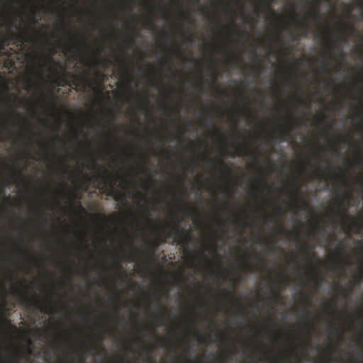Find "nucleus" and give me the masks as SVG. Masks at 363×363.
Returning a JSON list of instances; mask_svg holds the SVG:
<instances>
[{
  "mask_svg": "<svg viewBox=\"0 0 363 363\" xmlns=\"http://www.w3.org/2000/svg\"><path fill=\"white\" fill-rule=\"evenodd\" d=\"M179 220H177V223L174 225H170L169 223H167V225L171 227V233L167 232L164 230V233L167 238H171L172 235H174L176 238H179V243L184 245L187 242L188 239L190 238L189 234H185L182 228H180Z\"/></svg>",
  "mask_w": 363,
  "mask_h": 363,
  "instance_id": "20e7f679",
  "label": "nucleus"
},
{
  "mask_svg": "<svg viewBox=\"0 0 363 363\" xmlns=\"http://www.w3.org/2000/svg\"><path fill=\"white\" fill-rule=\"evenodd\" d=\"M49 63L56 64L52 55H50L49 57L47 58L46 62L45 63V66H47Z\"/></svg>",
  "mask_w": 363,
  "mask_h": 363,
  "instance_id": "5701e85b",
  "label": "nucleus"
},
{
  "mask_svg": "<svg viewBox=\"0 0 363 363\" xmlns=\"http://www.w3.org/2000/svg\"><path fill=\"white\" fill-rule=\"evenodd\" d=\"M259 183L262 186L263 189H264L265 190H267L268 191H269L271 190V187L267 186V182L262 181V182H259Z\"/></svg>",
  "mask_w": 363,
  "mask_h": 363,
  "instance_id": "bb28decb",
  "label": "nucleus"
},
{
  "mask_svg": "<svg viewBox=\"0 0 363 363\" xmlns=\"http://www.w3.org/2000/svg\"><path fill=\"white\" fill-rule=\"evenodd\" d=\"M218 224H219V225H220V226H221L222 228H225V221H223V220H218Z\"/></svg>",
  "mask_w": 363,
  "mask_h": 363,
  "instance_id": "09e8293b",
  "label": "nucleus"
},
{
  "mask_svg": "<svg viewBox=\"0 0 363 363\" xmlns=\"http://www.w3.org/2000/svg\"><path fill=\"white\" fill-rule=\"evenodd\" d=\"M359 103L361 109L353 117V119H354V120L362 119V118H363V101L359 100Z\"/></svg>",
  "mask_w": 363,
  "mask_h": 363,
  "instance_id": "ddd939ff",
  "label": "nucleus"
},
{
  "mask_svg": "<svg viewBox=\"0 0 363 363\" xmlns=\"http://www.w3.org/2000/svg\"><path fill=\"white\" fill-rule=\"evenodd\" d=\"M262 69H263L262 65H259V67H251V72L255 74L256 77L259 76Z\"/></svg>",
  "mask_w": 363,
  "mask_h": 363,
  "instance_id": "f3484780",
  "label": "nucleus"
},
{
  "mask_svg": "<svg viewBox=\"0 0 363 363\" xmlns=\"http://www.w3.org/2000/svg\"><path fill=\"white\" fill-rule=\"evenodd\" d=\"M45 359H50V353H46V354H45Z\"/></svg>",
  "mask_w": 363,
  "mask_h": 363,
  "instance_id": "0e129e2a",
  "label": "nucleus"
},
{
  "mask_svg": "<svg viewBox=\"0 0 363 363\" xmlns=\"http://www.w3.org/2000/svg\"><path fill=\"white\" fill-rule=\"evenodd\" d=\"M340 57H341V59H344V57H345V54H344V52H343V51H342V50H340Z\"/></svg>",
  "mask_w": 363,
  "mask_h": 363,
  "instance_id": "13d9d810",
  "label": "nucleus"
},
{
  "mask_svg": "<svg viewBox=\"0 0 363 363\" xmlns=\"http://www.w3.org/2000/svg\"><path fill=\"white\" fill-rule=\"evenodd\" d=\"M301 295L306 300H308L310 298V294H304V292H303Z\"/></svg>",
  "mask_w": 363,
  "mask_h": 363,
  "instance_id": "ea45409f",
  "label": "nucleus"
},
{
  "mask_svg": "<svg viewBox=\"0 0 363 363\" xmlns=\"http://www.w3.org/2000/svg\"><path fill=\"white\" fill-rule=\"evenodd\" d=\"M328 65V62L327 60H324L320 62V65L319 67V72H326L327 67Z\"/></svg>",
  "mask_w": 363,
  "mask_h": 363,
  "instance_id": "dca6fc26",
  "label": "nucleus"
},
{
  "mask_svg": "<svg viewBox=\"0 0 363 363\" xmlns=\"http://www.w3.org/2000/svg\"><path fill=\"white\" fill-rule=\"evenodd\" d=\"M268 248H269V252H275V250H276V247H274V245H268Z\"/></svg>",
  "mask_w": 363,
  "mask_h": 363,
  "instance_id": "4c0bfd02",
  "label": "nucleus"
},
{
  "mask_svg": "<svg viewBox=\"0 0 363 363\" xmlns=\"http://www.w3.org/2000/svg\"><path fill=\"white\" fill-rule=\"evenodd\" d=\"M291 130V126L289 124H284L283 125V134H280L277 136V138H278L281 141H285L286 140V135L289 133V131Z\"/></svg>",
  "mask_w": 363,
  "mask_h": 363,
  "instance_id": "6e6552de",
  "label": "nucleus"
},
{
  "mask_svg": "<svg viewBox=\"0 0 363 363\" xmlns=\"http://www.w3.org/2000/svg\"><path fill=\"white\" fill-rule=\"evenodd\" d=\"M96 349H97V347H89L90 353H91V352L96 351Z\"/></svg>",
  "mask_w": 363,
  "mask_h": 363,
  "instance_id": "5fc2aeb1",
  "label": "nucleus"
},
{
  "mask_svg": "<svg viewBox=\"0 0 363 363\" xmlns=\"http://www.w3.org/2000/svg\"><path fill=\"white\" fill-rule=\"evenodd\" d=\"M6 42V39H2L1 40H0V50H3L4 48Z\"/></svg>",
  "mask_w": 363,
  "mask_h": 363,
  "instance_id": "2f4dec72",
  "label": "nucleus"
},
{
  "mask_svg": "<svg viewBox=\"0 0 363 363\" xmlns=\"http://www.w3.org/2000/svg\"><path fill=\"white\" fill-rule=\"evenodd\" d=\"M139 167L140 168V169H141V171H142L143 172H147L148 171V169H147V167L145 166V164H142V163H140V164H139Z\"/></svg>",
  "mask_w": 363,
  "mask_h": 363,
  "instance_id": "c756f323",
  "label": "nucleus"
},
{
  "mask_svg": "<svg viewBox=\"0 0 363 363\" xmlns=\"http://www.w3.org/2000/svg\"><path fill=\"white\" fill-rule=\"evenodd\" d=\"M218 53L222 54L223 55H225V56L228 55V51H226L225 50H220Z\"/></svg>",
  "mask_w": 363,
  "mask_h": 363,
  "instance_id": "a18cd8bd",
  "label": "nucleus"
},
{
  "mask_svg": "<svg viewBox=\"0 0 363 363\" xmlns=\"http://www.w3.org/2000/svg\"><path fill=\"white\" fill-rule=\"evenodd\" d=\"M153 245H154V247L155 248V247H158L160 244L157 242H154Z\"/></svg>",
  "mask_w": 363,
  "mask_h": 363,
  "instance_id": "338daca9",
  "label": "nucleus"
},
{
  "mask_svg": "<svg viewBox=\"0 0 363 363\" xmlns=\"http://www.w3.org/2000/svg\"><path fill=\"white\" fill-rule=\"evenodd\" d=\"M322 305L324 308H325L328 311H333V304L330 303V302L326 301H323Z\"/></svg>",
  "mask_w": 363,
  "mask_h": 363,
  "instance_id": "6ab92c4d",
  "label": "nucleus"
},
{
  "mask_svg": "<svg viewBox=\"0 0 363 363\" xmlns=\"http://www.w3.org/2000/svg\"><path fill=\"white\" fill-rule=\"evenodd\" d=\"M237 152H238V155H242L244 153L250 154L251 155H252L254 159L256 160V157L254 156L253 152H251V150L247 147V145H243L242 147H238Z\"/></svg>",
  "mask_w": 363,
  "mask_h": 363,
  "instance_id": "9d476101",
  "label": "nucleus"
},
{
  "mask_svg": "<svg viewBox=\"0 0 363 363\" xmlns=\"http://www.w3.org/2000/svg\"><path fill=\"white\" fill-rule=\"evenodd\" d=\"M51 103H52V106L55 105V96H53L51 97Z\"/></svg>",
  "mask_w": 363,
  "mask_h": 363,
  "instance_id": "6e6d98bb",
  "label": "nucleus"
},
{
  "mask_svg": "<svg viewBox=\"0 0 363 363\" xmlns=\"http://www.w3.org/2000/svg\"><path fill=\"white\" fill-rule=\"evenodd\" d=\"M195 335H196V337L197 338H199V339H200V340H201V339H202L201 335V333L199 332V330H196V334H195Z\"/></svg>",
  "mask_w": 363,
  "mask_h": 363,
  "instance_id": "3c124183",
  "label": "nucleus"
},
{
  "mask_svg": "<svg viewBox=\"0 0 363 363\" xmlns=\"http://www.w3.org/2000/svg\"><path fill=\"white\" fill-rule=\"evenodd\" d=\"M297 91H298V95H299V99H300V100H301L303 93L302 90L301 89V88L298 87V86L297 88Z\"/></svg>",
  "mask_w": 363,
  "mask_h": 363,
  "instance_id": "58836bf2",
  "label": "nucleus"
},
{
  "mask_svg": "<svg viewBox=\"0 0 363 363\" xmlns=\"http://www.w3.org/2000/svg\"><path fill=\"white\" fill-rule=\"evenodd\" d=\"M343 248H344L343 246L342 247H340V248H337V252L338 255H340V253L342 251Z\"/></svg>",
  "mask_w": 363,
  "mask_h": 363,
  "instance_id": "4d7b16f0",
  "label": "nucleus"
},
{
  "mask_svg": "<svg viewBox=\"0 0 363 363\" xmlns=\"http://www.w3.org/2000/svg\"><path fill=\"white\" fill-rule=\"evenodd\" d=\"M77 49L81 51H84L85 50L84 45L78 43H77Z\"/></svg>",
  "mask_w": 363,
  "mask_h": 363,
  "instance_id": "f704fd0d",
  "label": "nucleus"
},
{
  "mask_svg": "<svg viewBox=\"0 0 363 363\" xmlns=\"http://www.w3.org/2000/svg\"><path fill=\"white\" fill-rule=\"evenodd\" d=\"M326 35L330 41V44L328 45V48L331 50H333L335 48V45L333 44L334 39H333L330 30H328L326 32Z\"/></svg>",
  "mask_w": 363,
  "mask_h": 363,
  "instance_id": "2eb2a0df",
  "label": "nucleus"
},
{
  "mask_svg": "<svg viewBox=\"0 0 363 363\" xmlns=\"http://www.w3.org/2000/svg\"><path fill=\"white\" fill-rule=\"evenodd\" d=\"M219 167L223 169V171L226 172L228 176H231L232 174V169L228 167L227 164L225 163L223 160H220L219 163Z\"/></svg>",
  "mask_w": 363,
  "mask_h": 363,
  "instance_id": "9b49d317",
  "label": "nucleus"
},
{
  "mask_svg": "<svg viewBox=\"0 0 363 363\" xmlns=\"http://www.w3.org/2000/svg\"><path fill=\"white\" fill-rule=\"evenodd\" d=\"M331 332L334 334H337L339 333V329L337 327L334 326L331 328Z\"/></svg>",
  "mask_w": 363,
  "mask_h": 363,
  "instance_id": "72a5a7b5",
  "label": "nucleus"
},
{
  "mask_svg": "<svg viewBox=\"0 0 363 363\" xmlns=\"http://www.w3.org/2000/svg\"><path fill=\"white\" fill-rule=\"evenodd\" d=\"M338 267H339L340 271H341L342 272L344 273L345 272V268H344L343 266L339 265Z\"/></svg>",
  "mask_w": 363,
  "mask_h": 363,
  "instance_id": "864d4df0",
  "label": "nucleus"
},
{
  "mask_svg": "<svg viewBox=\"0 0 363 363\" xmlns=\"http://www.w3.org/2000/svg\"><path fill=\"white\" fill-rule=\"evenodd\" d=\"M274 0H262V3L267 6V7L269 8V4L271 2L274 1Z\"/></svg>",
  "mask_w": 363,
  "mask_h": 363,
  "instance_id": "c9c22d12",
  "label": "nucleus"
},
{
  "mask_svg": "<svg viewBox=\"0 0 363 363\" xmlns=\"http://www.w3.org/2000/svg\"><path fill=\"white\" fill-rule=\"evenodd\" d=\"M209 325L211 328H216V323H214L213 322H211Z\"/></svg>",
  "mask_w": 363,
  "mask_h": 363,
  "instance_id": "e2e57ef3",
  "label": "nucleus"
},
{
  "mask_svg": "<svg viewBox=\"0 0 363 363\" xmlns=\"http://www.w3.org/2000/svg\"><path fill=\"white\" fill-rule=\"evenodd\" d=\"M196 87L199 89V92H200V93H203L204 92V89H203V84H202L201 82H200L199 84H196Z\"/></svg>",
  "mask_w": 363,
  "mask_h": 363,
  "instance_id": "c85d7f7f",
  "label": "nucleus"
},
{
  "mask_svg": "<svg viewBox=\"0 0 363 363\" xmlns=\"http://www.w3.org/2000/svg\"><path fill=\"white\" fill-rule=\"evenodd\" d=\"M147 182L151 186H155V182L151 178H147Z\"/></svg>",
  "mask_w": 363,
  "mask_h": 363,
  "instance_id": "37998d69",
  "label": "nucleus"
},
{
  "mask_svg": "<svg viewBox=\"0 0 363 363\" xmlns=\"http://www.w3.org/2000/svg\"><path fill=\"white\" fill-rule=\"evenodd\" d=\"M155 299L156 300V302H157V306L159 308L160 311H163L164 310V306L161 303L160 301V298H158L157 296H155Z\"/></svg>",
  "mask_w": 363,
  "mask_h": 363,
  "instance_id": "412c9836",
  "label": "nucleus"
},
{
  "mask_svg": "<svg viewBox=\"0 0 363 363\" xmlns=\"http://www.w3.org/2000/svg\"><path fill=\"white\" fill-rule=\"evenodd\" d=\"M277 214L279 216H282L284 214V211L283 209H281V208H279L278 211H277Z\"/></svg>",
  "mask_w": 363,
  "mask_h": 363,
  "instance_id": "a19ab883",
  "label": "nucleus"
},
{
  "mask_svg": "<svg viewBox=\"0 0 363 363\" xmlns=\"http://www.w3.org/2000/svg\"><path fill=\"white\" fill-rule=\"evenodd\" d=\"M279 282L284 284V286H286L290 282V280L288 279L287 277H282L280 279Z\"/></svg>",
  "mask_w": 363,
  "mask_h": 363,
  "instance_id": "4be33fe9",
  "label": "nucleus"
},
{
  "mask_svg": "<svg viewBox=\"0 0 363 363\" xmlns=\"http://www.w3.org/2000/svg\"><path fill=\"white\" fill-rule=\"evenodd\" d=\"M5 192H4V188H1L0 189V195H4Z\"/></svg>",
  "mask_w": 363,
  "mask_h": 363,
  "instance_id": "69168bd1",
  "label": "nucleus"
},
{
  "mask_svg": "<svg viewBox=\"0 0 363 363\" xmlns=\"http://www.w3.org/2000/svg\"><path fill=\"white\" fill-rule=\"evenodd\" d=\"M96 178L101 179L102 183L104 184L105 186L110 187L108 195H113L115 201L122 202L126 201L127 196L125 194L116 191L113 186V183L111 181V179H114L115 177L113 174L109 172L107 168L104 167V172L98 173Z\"/></svg>",
  "mask_w": 363,
  "mask_h": 363,
  "instance_id": "7ed1b4c3",
  "label": "nucleus"
},
{
  "mask_svg": "<svg viewBox=\"0 0 363 363\" xmlns=\"http://www.w3.org/2000/svg\"><path fill=\"white\" fill-rule=\"evenodd\" d=\"M17 106L14 108V109L12 111L11 113L13 116H18L17 112H16Z\"/></svg>",
  "mask_w": 363,
  "mask_h": 363,
  "instance_id": "de8ad7c7",
  "label": "nucleus"
},
{
  "mask_svg": "<svg viewBox=\"0 0 363 363\" xmlns=\"http://www.w3.org/2000/svg\"><path fill=\"white\" fill-rule=\"evenodd\" d=\"M0 363H19V358L16 354H12L7 358H3L0 353Z\"/></svg>",
  "mask_w": 363,
  "mask_h": 363,
  "instance_id": "0eeeda50",
  "label": "nucleus"
},
{
  "mask_svg": "<svg viewBox=\"0 0 363 363\" xmlns=\"http://www.w3.org/2000/svg\"><path fill=\"white\" fill-rule=\"evenodd\" d=\"M78 207L79 209H81L82 211H84L85 210L84 209V208L82 206V205L80 203H78Z\"/></svg>",
  "mask_w": 363,
  "mask_h": 363,
  "instance_id": "774afa93",
  "label": "nucleus"
},
{
  "mask_svg": "<svg viewBox=\"0 0 363 363\" xmlns=\"http://www.w3.org/2000/svg\"><path fill=\"white\" fill-rule=\"evenodd\" d=\"M244 268L245 271H250L252 269V267L250 263H247L244 265Z\"/></svg>",
  "mask_w": 363,
  "mask_h": 363,
  "instance_id": "e433bc0d",
  "label": "nucleus"
},
{
  "mask_svg": "<svg viewBox=\"0 0 363 363\" xmlns=\"http://www.w3.org/2000/svg\"><path fill=\"white\" fill-rule=\"evenodd\" d=\"M21 304L26 306L34 307L38 310L43 311L47 314H55L57 313L56 306H55L51 296L46 300H41L38 298L30 296L27 291H23L19 296Z\"/></svg>",
  "mask_w": 363,
  "mask_h": 363,
  "instance_id": "f257e3e1",
  "label": "nucleus"
},
{
  "mask_svg": "<svg viewBox=\"0 0 363 363\" xmlns=\"http://www.w3.org/2000/svg\"><path fill=\"white\" fill-rule=\"evenodd\" d=\"M26 2H27L30 6H34L37 4V1H35V0H26Z\"/></svg>",
  "mask_w": 363,
  "mask_h": 363,
  "instance_id": "473e14b6",
  "label": "nucleus"
},
{
  "mask_svg": "<svg viewBox=\"0 0 363 363\" xmlns=\"http://www.w3.org/2000/svg\"><path fill=\"white\" fill-rule=\"evenodd\" d=\"M154 253H155L154 249H147V254H148L150 261H151V257H152Z\"/></svg>",
  "mask_w": 363,
  "mask_h": 363,
  "instance_id": "7c9ffc66",
  "label": "nucleus"
},
{
  "mask_svg": "<svg viewBox=\"0 0 363 363\" xmlns=\"http://www.w3.org/2000/svg\"><path fill=\"white\" fill-rule=\"evenodd\" d=\"M186 39H188L190 41H194V39H195V35H190L189 36H186Z\"/></svg>",
  "mask_w": 363,
  "mask_h": 363,
  "instance_id": "49530a36",
  "label": "nucleus"
},
{
  "mask_svg": "<svg viewBox=\"0 0 363 363\" xmlns=\"http://www.w3.org/2000/svg\"><path fill=\"white\" fill-rule=\"evenodd\" d=\"M155 323L157 325H162L163 324V320L160 316H155Z\"/></svg>",
  "mask_w": 363,
  "mask_h": 363,
  "instance_id": "393cba45",
  "label": "nucleus"
},
{
  "mask_svg": "<svg viewBox=\"0 0 363 363\" xmlns=\"http://www.w3.org/2000/svg\"><path fill=\"white\" fill-rule=\"evenodd\" d=\"M96 65L97 66H101L102 67H107L108 65L111 64V61L109 60H100L97 59L95 62Z\"/></svg>",
  "mask_w": 363,
  "mask_h": 363,
  "instance_id": "4468645a",
  "label": "nucleus"
},
{
  "mask_svg": "<svg viewBox=\"0 0 363 363\" xmlns=\"http://www.w3.org/2000/svg\"><path fill=\"white\" fill-rule=\"evenodd\" d=\"M319 177H320V180L321 181L322 179H323L325 177H324V173L322 172L320 174H319Z\"/></svg>",
  "mask_w": 363,
  "mask_h": 363,
  "instance_id": "680f3d73",
  "label": "nucleus"
},
{
  "mask_svg": "<svg viewBox=\"0 0 363 363\" xmlns=\"http://www.w3.org/2000/svg\"><path fill=\"white\" fill-rule=\"evenodd\" d=\"M311 279H312V281H315V283L316 284L317 286H319L320 282L324 281L325 278L323 277H320V280H319L318 277L315 275V272H313Z\"/></svg>",
  "mask_w": 363,
  "mask_h": 363,
  "instance_id": "a211bd4d",
  "label": "nucleus"
},
{
  "mask_svg": "<svg viewBox=\"0 0 363 363\" xmlns=\"http://www.w3.org/2000/svg\"><path fill=\"white\" fill-rule=\"evenodd\" d=\"M301 26L302 27H303V28H304V29H305V31H304L303 35H305V36H306V35H307V32H308V30H309V26H308V23H306V22L301 23Z\"/></svg>",
  "mask_w": 363,
  "mask_h": 363,
  "instance_id": "b1692460",
  "label": "nucleus"
},
{
  "mask_svg": "<svg viewBox=\"0 0 363 363\" xmlns=\"http://www.w3.org/2000/svg\"><path fill=\"white\" fill-rule=\"evenodd\" d=\"M343 41H347V35L345 31H343Z\"/></svg>",
  "mask_w": 363,
  "mask_h": 363,
  "instance_id": "052dcab7",
  "label": "nucleus"
},
{
  "mask_svg": "<svg viewBox=\"0 0 363 363\" xmlns=\"http://www.w3.org/2000/svg\"><path fill=\"white\" fill-rule=\"evenodd\" d=\"M330 1H331V0H315V9L313 11V15H312L313 19L314 21H320V22L323 21V18H322V16L320 13L319 6H320L323 2L330 3Z\"/></svg>",
  "mask_w": 363,
  "mask_h": 363,
  "instance_id": "39448f33",
  "label": "nucleus"
},
{
  "mask_svg": "<svg viewBox=\"0 0 363 363\" xmlns=\"http://www.w3.org/2000/svg\"><path fill=\"white\" fill-rule=\"evenodd\" d=\"M357 162H358V163L361 164L363 162V157H358Z\"/></svg>",
  "mask_w": 363,
  "mask_h": 363,
  "instance_id": "bf43d9fd",
  "label": "nucleus"
},
{
  "mask_svg": "<svg viewBox=\"0 0 363 363\" xmlns=\"http://www.w3.org/2000/svg\"><path fill=\"white\" fill-rule=\"evenodd\" d=\"M291 193L295 196L296 202H297L298 201V197L301 195V191L299 190L298 188H293L292 190H291ZM294 206L296 209H298V208H299V205L298 204V203H296V204Z\"/></svg>",
  "mask_w": 363,
  "mask_h": 363,
  "instance_id": "f8f14e48",
  "label": "nucleus"
},
{
  "mask_svg": "<svg viewBox=\"0 0 363 363\" xmlns=\"http://www.w3.org/2000/svg\"><path fill=\"white\" fill-rule=\"evenodd\" d=\"M301 252L302 253L306 256L308 257V262H312V257H308V252H307V250L303 247H301Z\"/></svg>",
  "mask_w": 363,
  "mask_h": 363,
  "instance_id": "cd10ccee",
  "label": "nucleus"
},
{
  "mask_svg": "<svg viewBox=\"0 0 363 363\" xmlns=\"http://www.w3.org/2000/svg\"><path fill=\"white\" fill-rule=\"evenodd\" d=\"M343 174H342L341 177H338L337 174H335V173H333L332 174V177L333 179H339L340 182H341L343 186H347L348 185V182L347 181L346 178H345V169L344 167H342L341 168Z\"/></svg>",
  "mask_w": 363,
  "mask_h": 363,
  "instance_id": "1a4fd4ad",
  "label": "nucleus"
},
{
  "mask_svg": "<svg viewBox=\"0 0 363 363\" xmlns=\"http://www.w3.org/2000/svg\"><path fill=\"white\" fill-rule=\"evenodd\" d=\"M352 198V194L351 192L345 193L342 196V199L344 201H350Z\"/></svg>",
  "mask_w": 363,
  "mask_h": 363,
  "instance_id": "aec40b11",
  "label": "nucleus"
},
{
  "mask_svg": "<svg viewBox=\"0 0 363 363\" xmlns=\"http://www.w3.org/2000/svg\"><path fill=\"white\" fill-rule=\"evenodd\" d=\"M352 225H354L356 228H360L361 225H363V223H362L361 220H357L354 219L352 221Z\"/></svg>",
  "mask_w": 363,
  "mask_h": 363,
  "instance_id": "a878e982",
  "label": "nucleus"
},
{
  "mask_svg": "<svg viewBox=\"0 0 363 363\" xmlns=\"http://www.w3.org/2000/svg\"><path fill=\"white\" fill-rule=\"evenodd\" d=\"M337 206H338V209L334 211L335 214L337 216H343L347 219L350 218V215L347 214V210L342 208L343 202L342 201H337Z\"/></svg>",
  "mask_w": 363,
  "mask_h": 363,
  "instance_id": "423d86ee",
  "label": "nucleus"
},
{
  "mask_svg": "<svg viewBox=\"0 0 363 363\" xmlns=\"http://www.w3.org/2000/svg\"><path fill=\"white\" fill-rule=\"evenodd\" d=\"M96 337H97V338L99 339V340L100 341V347H101V345H102V342H103V341H104V339H103V337H101V335H97L96 336Z\"/></svg>",
  "mask_w": 363,
  "mask_h": 363,
  "instance_id": "79ce46f5",
  "label": "nucleus"
},
{
  "mask_svg": "<svg viewBox=\"0 0 363 363\" xmlns=\"http://www.w3.org/2000/svg\"><path fill=\"white\" fill-rule=\"evenodd\" d=\"M144 104H145V106H147V105H148V98H147V96L144 98Z\"/></svg>",
  "mask_w": 363,
  "mask_h": 363,
  "instance_id": "603ef678",
  "label": "nucleus"
},
{
  "mask_svg": "<svg viewBox=\"0 0 363 363\" xmlns=\"http://www.w3.org/2000/svg\"><path fill=\"white\" fill-rule=\"evenodd\" d=\"M237 223L241 227V228H243V226L245 225V223L242 220H241L240 219H238L237 220Z\"/></svg>",
  "mask_w": 363,
  "mask_h": 363,
  "instance_id": "c03bdc74",
  "label": "nucleus"
},
{
  "mask_svg": "<svg viewBox=\"0 0 363 363\" xmlns=\"http://www.w3.org/2000/svg\"><path fill=\"white\" fill-rule=\"evenodd\" d=\"M261 12H262V9H261L259 6H258V7L257 8V11H256L257 16H259V15H260V13H261Z\"/></svg>",
  "mask_w": 363,
  "mask_h": 363,
  "instance_id": "8fccbe9b",
  "label": "nucleus"
},
{
  "mask_svg": "<svg viewBox=\"0 0 363 363\" xmlns=\"http://www.w3.org/2000/svg\"><path fill=\"white\" fill-rule=\"evenodd\" d=\"M51 70L56 76L55 82L57 86H64V84L70 86V82H72L74 86H79L81 84H87L89 79L87 76L81 77L66 72H64L62 75H61L57 68H52Z\"/></svg>",
  "mask_w": 363,
  "mask_h": 363,
  "instance_id": "f03ea898",
  "label": "nucleus"
}]
</instances>
